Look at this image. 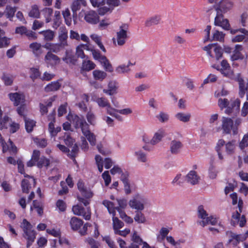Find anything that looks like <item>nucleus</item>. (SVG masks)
Instances as JSON below:
<instances>
[{"label":"nucleus","mask_w":248,"mask_h":248,"mask_svg":"<svg viewBox=\"0 0 248 248\" xmlns=\"http://www.w3.org/2000/svg\"><path fill=\"white\" fill-rule=\"evenodd\" d=\"M232 7V3L229 0H222L219 3L214 5L212 7L206 10L209 15L216 13L214 24L221 27L222 29L229 30L230 25L228 19L224 18L223 14L229 11Z\"/></svg>","instance_id":"1"},{"label":"nucleus","mask_w":248,"mask_h":248,"mask_svg":"<svg viewBox=\"0 0 248 248\" xmlns=\"http://www.w3.org/2000/svg\"><path fill=\"white\" fill-rule=\"evenodd\" d=\"M73 124L76 129L80 128L83 134L86 137L92 145L96 143L95 136L89 130V125L83 116L75 115L73 117Z\"/></svg>","instance_id":"2"},{"label":"nucleus","mask_w":248,"mask_h":248,"mask_svg":"<svg viewBox=\"0 0 248 248\" xmlns=\"http://www.w3.org/2000/svg\"><path fill=\"white\" fill-rule=\"evenodd\" d=\"M21 227L24 232L23 237L27 240V247L29 248L35 240L36 232L32 229V225L26 219L23 220Z\"/></svg>","instance_id":"3"},{"label":"nucleus","mask_w":248,"mask_h":248,"mask_svg":"<svg viewBox=\"0 0 248 248\" xmlns=\"http://www.w3.org/2000/svg\"><path fill=\"white\" fill-rule=\"evenodd\" d=\"M128 25L127 24H123L120 27L119 31L116 32V38H113V42L115 46H116V43L119 46H122L125 44L128 38Z\"/></svg>","instance_id":"4"},{"label":"nucleus","mask_w":248,"mask_h":248,"mask_svg":"<svg viewBox=\"0 0 248 248\" xmlns=\"http://www.w3.org/2000/svg\"><path fill=\"white\" fill-rule=\"evenodd\" d=\"M203 50L206 51L207 54L211 58H214L212 54L211 50L213 49L215 54V57L217 60H219L222 57L223 51L221 46L218 45L217 43L209 44L203 47Z\"/></svg>","instance_id":"5"},{"label":"nucleus","mask_w":248,"mask_h":248,"mask_svg":"<svg viewBox=\"0 0 248 248\" xmlns=\"http://www.w3.org/2000/svg\"><path fill=\"white\" fill-rule=\"evenodd\" d=\"M103 204L107 208L109 214H112L113 216H115V210H117L119 213L120 217L123 219L127 216L124 212L122 211L120 207H115L112 202L108 200H104L102 202Z\"/></svg>","instance_id":"6"},{"label":"nucleus","mask_w":248,"mask_h":248,"mask_svg":"<svg viewBox=\"0 0 248 248\" xmlns=\"http://www.w3.org/2000/svg\"><path fill=\"white\" fill-rule=\"evenodd\" d=\"M44 62L48 66H54L60 63V58L51 51H48L44 57Z\"/></svg>","instance_id":"7"},{"label":"nucleus","mask_w":248,"mask_h":248,"mask_svg":"<svg viewBox=\"0 0 248 248\" xmlns=\"http://www.w3.org/2000/svg\"><path fill=\"white\" fill-rule=\"evenodd\" d=\"M145 200L144 199L137 196L134 198L130 200L129 202V205L132 209L137 210V211H142L144 208Z\"/></svg>","instance_id":"8"},{"label":"nucleus","mask_w":248,"mask_h":248,"mask_svg":"<svg viewBox=\"0 0 248 248\" xmlns=\"http://www.w3.org/2000/svg\"><path fill=\"white\" fill-rule=\"evenodd\" d=\"M85 6L86 2L84 0H75L73 1L71 5V9L73 13V17L74 18V24L77 23V12L81 8V6Z\"/></svg>","instance_id":"9"},{"label":"nucleus","mask_w":248,"mask_h":248,"mask_svg":"<svg viewBox=\"0 0 248 248\" xmlns=\"http://www.w3.org/2000/svg\"><path fill=\"white\" fill-rule=\"evenodd\" d=\"M218 106L221 110L225 108L224 113L230 115L232 112V104L227 98H219L218 100Z\"/></svg>","instance_id":"10"},{"label":"nucleus","mask_w":248,"mask_h":248,"mask_svg":"<svg viewBox=\"0 0 248 248\" xmlns=\"http://www.w3.org/2000/svg\"><path fill=\"white\" fill-rule=\"evenodd\" d=\"M84 20L89 24L95 25L99 23L100 18L96 12L90 10L85 13Z\"/></svg>","instance_id":"11"},{"label":"nucleus","mask_w":248,"mask_h":248,"mask_svg":"<svg viewBox=\"0 0 248 248\" xmlns=\"http://www.w3.org/2000/svg\"><path fill=\"white\" fill-rule=\"evenodd\" d=\"M221 129L223 133L229 134L232 129V118L223 116L222 118Z\"/></svg>","instance_id":"12"},{"label":"nucleus","mask_w":248,"mask_h":248,"mask_svg":"<svg viewBox=\"0 0 248 248\" xmlns=\"http://www.w3.org/2000/svg\"><path fill=\"white\" fill-rule=\"evenodd\" d=\"M67 30L65 27H61L59 30V43H60L61 46H68L67 42L68 34Z\"/></svg>","instance_id":"13"},{"label":"nucleus","mask_w":248,"mask_h":248,"mask_svg":"<svg viewBox=\"0 0 248 248\" xmlns=\"http://www.w3.org/2000/svg\"><path fill=\"white\" fill-rule=\"evenodd\" d=\"M235 80L238 82L239 87V95L242 97L245 94L246 91L247 99L248 100V81L247 83L246 86H245V82L241 75L238 74L235 78Z\"/></svg>","instance_id":"14"},{"label":"nucleus","mask_w":248,"mask_h":248,"mask_svg":"<svg viewBox=\"0 0 248 248\" xmlns=\"http://www.w3.org/2000/svg\"><path fill=\"white\" fill-rule=\"evenodd\" d=\"M73 213L77 216H81L86 220H90L91 218V213L88 211L86 212L85 209L82 206L79 205H74L72 207Z\"/></svg>","instance_id":"15"},{"label":"nucleus","mask_w":248,"mask_h":248,"mask_svg":"<svg viewBox=\"0 0 248 248\" xmlns=\"http://www.w3.org/2000/svg\"><path fill=\"white\" fill-rule=\"evenodd\" d=\"M200 179V177L194 170L190 171L185 177V181L192 185L198 184Z\"/></svg>","instance_id":"16"},{"label":"nucleus","mask_w":248,"mask_h":248,"mask_svg":"<svg viewBox=\"0 0 248 248\" xmlns=\"http://www.w3.org/2000/svg\"><path fill=\"white\" fill-rule=\"evenodd\" d=\"M44 46L40 43L33 42L30 44L29 48L35 57L39 58L43 54Z\"/></svg>","instance_id":"17"},{"label":"nucleus","mask_w":248,"mask_h":248,"mask_svg":"<svg viewBox=\"0 0 248 248\" xmlns=\"http://www.w3.org/2000/svg\"><path fill=\"white\" fill-rule=\"evenodd\" d=\"M221 68H220V72L224 75V76L231 78L232 75V72L231 70V66L227 60H223L221 62Z\"/></svg>","instance_id":"18"},{"label":"nucleus","mask_w":248,"mask_h":248,"mask_svg":"<svg viewBox=\"0 0 248 248\" xmlns=\"http://www.w3.org/2000/svg\"><path fill=\"white\" fill-rule=\"evenodd\" d=\"M95 102L98 106L102 108H106V112L108 114V112L113 110V108L109 101L105 97H97L95 99Z\"/></svg>","instance_id":"19"},{"label":"nucleus","mask_w":248,"mask_h":248,"mask_svg":"<svg viewBox=\"0 0 248 248\" xmlns=\"http://www.w3.org/2000/svg\"><path fill=\"white\" fill-rule=\"evenodd\" d=\"M183 147L182 143L177 140H172L170 143V150L173 155H177Z\"/></svg>","instance_id":"20"},{"label":"nucleus","mask_w":248,"mask_h":248,"mask_svg":"<svg viewBox=\"0 0 248 248\" xmlns=\"http://www.w3.org/2000/svg\"><path fill=\"white\" fill-rule=\"evenodd\" d=\"M10 100L13 102L15 106H18L24 102L25 96L22 93H11L9 94Z\"/></svg>","instance_id":"21"},{"label":"nucleus","mask_w":248,"mask_h":248,"mask_svg":"<svg viewBox=\"0 0 248 248\" xmlns=\"http://www.w3.org/2000/svg\"><path fill=\"white\" fill-rule=\"evenodd\" d=\"M161 20V16L155 15L148 18L145 21V26L150 27L159 24Z\"/></svg>","instance_id":"22"},{"label":"nucleus","mask_w":248,"mask_h":248,"mask_svg":"<svg viewBox=\"0 0 248 248\" xmlns=\"http://www.w3.org/2000/svg\"><path fill=\"white\" fill-rule=\"evenodd\" d=\"M78 187L83 196L86 198H90L93 196V193L90 189H88L84 186V183L79 181L78 183Z\"/></svg>","instance_id":"23"},{"label":"nucleus","mask_w":248,"mask_h":248,"mask_svg":"<svg viewBox=\"0 0 248 248\" xmlns=\"http://www.w3.org/2000/svg\"><path fill=\"white\" fill-rule=\"evenodd\" d=\"M69 223L71 229L74 231H77L83 225V221L77 217H73L70 220Z\"/></svg>","instance_id":"24"},{"label":"nucleus","mask_w":248,"mask_h":248,"mask_svg":"<svg viewBox=\"0 0 248 248\" xmlns=\"http://www.w3.org/2000/svg\"><path fill=\"white\" fill-rule=\"evenodd\" d=\"M31 178V182L27 179H23L21 183V187L23 192L28 193L29 190L31 188V183L33 184H35V180L31 177L29 176Z\"/></svg>","instance_id":"25"},{"label":"nucleus","mask_w":248,"mask_h":248,"mask_svg":"<svg viewBox=\"0 0 248 248\" xmlns=\"http://www.w3.org/2000/svg\"><path fill=\"white\" fill-rule=\"evenodd\" d=\"M165 132L163 130H159L156 132L152 139L150 140V143L152 145H155L160 142L162 139L165 136Z\"/></svg>","instance_id":"26"},{"label":"nucleus","mask_w":248,"mask_h":248,"mask_svg":"<svg viewBox=\"0 0 248 248\" xmlns=\"http://www.w3.org/2000/svg\"><path fill=\"white\" fill-rule=\"evenodd\" d=\"M50 164V160L47 158L45 156H42L40 157L38 156V159L37 160L36 166L39 168H42L44 167L46 169L48 167Z\"/></svg>","instance_id":"27"},{"label":"nucleus","mask_w":248,"mask_h":248,"mask_svg":"<svg viewBox=\"0 0 248 248\" xmlns=\"http://www.w3.org/2000/svg\"><path fill=\"white\" fill-rule=\"evenodd\" d=\"M95 66V64L92 61L85 60L82 62L81 70L82 71H90L94 69Z\"/></svg>","instance_id":"28"},{"label":"nucleus","mask_w":248,"mask_h":248,"mask_svg":"<svg viewBox=\"0 0 248 248\" xmlns=\"http://www.w3.org/2000/svg\"><path fill=\"white\" fill-rule=\"evenodd\" d=\"M198 223L202 227H204L207 224L215 225L217 223V219L211 216L207 217L205 220L198 221Z\"/></svg>","instance_id":"29"},{"label":"nucleus","mask_w":248,"mask_h":248,"mask_svg":"<svg viewBox=\"0 0 248 248\" xmlns=\"http://www.w3.org/2000/svg\"><path fill=\"white\" fill-rule=\"evenodd\" d=\"M238 31L241 32L243 34L235 36V37L233 38V42L242 41L245 38V35H248V31L246 30L245 29L242 28L238 30L233 29V34Z\"/></svg>","instance_id":"30"},{"label":"nucleus","mask_w":248,"mask_h":248,"mask_svg":"<svg viewBox=\"0 0 248 248\" xmlns=\"http://www.w3.org/2000/svg\"><path fill=\"white\" fill-rule=\"evenodd\" d=\"M40 155V152L39 150H34L31 156V158L27 163V166L29 167H31L34 165H36L38 157Z\"/></svg>","instance_id":"31"},{"label":"nucleus","mask_w":248,"mask_h":248,"mask_svg":"<svg viewBox=\"0 0 248 248\" xmlns=\"http://www.w3.org/2000/svg\"><path fill=\"white\" fill-rule=\"evenodd\" d=\"M16 11V7H12L10 5H7L4 11V14L6 15V17L9 18L10 20L12 21V18L15 16V14Z\"/></svg>","instance_id":"32"},{"label":"nucleus","mask_w":248,"mask_h":248,"mask_svg":"<svg viewBox=\"0 0 248 248\" xmlns=\"http://www.w3.org/2000/svg\"><path fill=\"white\" fill-rule=\"evenodd\" d=\"M224 36L225 34L222 31H219L218 30H215L213 33L210 41L222 42L224 41Z\"/></svg>","instance_id":"33"},{"label":"nucleus","mask_w":248,"mask_h":248,"mask_svg":"<svg viewBox=\"0 0 248 248\" xmlns=\"http://www.w3.org/2000/svg\"><path fill=\"white\" fill-rule=\"evenodd\" d=\"M242 50L243 47L241 45H236L235 46V49L233 50V61L244 59V55L241 52Z\"/></svg>","instance_id":"34"},{"label":"nucleus","mask_w":248,"mask_h":248,"mask_svg":"<svg viewBox=\"0 0 248 248\" xmlns=\"http://www.w3.org/2000/svg\"><path fill=\"white\" fill-rule=\"evenodd\" d=\"M61 86V84L58 81L51 82L45 88L46 92H54L58 90Z\"/></svg>","instance_id":"35"},{"label":"nucleus","mask_w":248,"mask_h":248,"mask_svg":"<svg viewBox=\"0 0 248 248\" xmlns=\"http://www.w3.org/2000/svg\"><path fill=\"white\" fill-rule=\"evenodd\" d=\"M39 33L43 35L45 41H51L55 36V32L50 30L40 31Z\"/></svg>","instance_id":"36"},{"label":"nucleus","mask_w":248,"mask_h":248,"mask_svg":"<svg viewBox=\"0 0 248 248\" xmlns=\"http://www.w3.org/2000/svg\"><path fill=\"white\" fill-rule=\"evenodd\" d=\"M93 75L94 78L95 80L100 81L103 80L107 76V74L106 72L99 70H94L93 72Z\"/></svg>","instance_id":"37"},{"label":"nucleus","mask_w":248,"mask_h":248,"mask_svg":"<svg viewBox=\"0 0 248 248\" xmlns=\"http://www.w3.org/2000/svg\"><path fill=\"white\" fill-rule=\"evenodd\" d=\"M100 62L106 71L109 72H112L113 71L112 65L106 56L105 57H103V59H102V61H100Z\"/></svg>","instance_id":"38"},{"label":"nucleus","mask_w":248,"mask_h":248,"mask_svg":"<svg viewBox=\"0 0 248 248\" xmlns=\"http://www.w3.org/2000/svg\"><path fill=\"white\" fill-rule=\"evenodd\" d=\"M25 128L27 132L30 133L33 130V128L35 125V122L32 120L28 118L27 117H25Z\"/></svg>","instance_id":"39"},{"label":"nucleus","mask_w":248,"mask_h":248,"mask_svg":"<svg viewBox=\"0 0 248 248\" xmlns=\"http://www.w3.org/2000/svg\"><path fill=\"white\" fill-rule=\"evenodd\" d=\"M141 211H136L134 217L135 221L138 223H144L146 221L144 215Z\"/></svg>","instance_id":"40"},{"label":"nucleus","mask_w":248,"mask_h":248,"mask_svg":"<svg viewBox=\"0 0 248 248\" xmlns=\"http://www.w3.org/2000/svg\"><path fill=\"white\" fill-rule=\"evenodd\" d=\"M61 130V127H54V123L50 122L48 124V131L51 137H55L58 132Z\"/></svg>","instance_id":"41"},{"label":"nucleus","mask_w":248,"mask_h":248,"mask_svg":"<svg viewBox=\"0 0 248 248\" xmlns=\"http://www.w3.org/2000/svg\"><path fill=\"white\" fill-rule=\"evenodd\" d=\"M40 13L38 6L36 5H32L31 10L29 12V16L31 17L38 18L40 17Z\"/></svg>","instance_id":"42"},{"label":"nucleus","mask_w":248,"mask_h":248,"mask_svg":"<svg viewBox=\"0 0 248 248\" xmlns=\"http://www.w3.org/2000/svg\"><path fill=\"white\" fill-rule=\"evenodd\" d=\"M112 220L113 228L114 232H115L116 231H118L120 229L122 228L124 225V223L119 220L117 217H115V216H113Z\"/></svg>","instance_id":"43"},{"label":"nucleus","mask_w":248,"mask_h":248,"mask_svg":"<svg viewBox=\"0 0 248 248\" xmlns=\"http://www.w3.org/2000/svg\"><path fill=\"white\" fill-rule=\"evenodd\" d=\"M135 155L139 161L145 163L147 161L146 154L141 150H139L135 152Z\"/></svg>","instance_id":"44"},{"label":"nucleus","mask_w":248,"mask_h":248,"mask_svg":"<svg viewBox=\"0 0 248 248\" xmlns=\"http://www.w3.org/2000/svg\"><path fill=\"white\" fill-rule=\"evenodd\" d=\"M62 139L67 146H71L75 142V139L72 138L69 133H65L62 136Z\"/></svg>","instance_id":"45"},{"label":"nucleus","mask_w":248,"mask_h":248,"mask_svg":"<svg viewBox=\"0 0 248 248\" xmlns=\"http://www.w3.org/2000/svg\"><path fill=\"white\" fill-rule=\"evenodd\" d=\"M176 118L180 121L186 123L190 120L191 115L189 113L185 114L179 112L175 115Z\"/></svg>","instance_id":"46"},{"label":"nucleus","mask_w":248,"mask_h":248,"mask_svg":"<svg viewBox=\"0 0 248 248\" xmlns=\"http://www.w3.org/2000/svg\"><path fill=\"white\" fill-rule=\"evenodd\" d=\"M62 60L68 64L75 65L77 62L76 57L72 54H67L64 58H62Z\"/></svg>","instance_id":"47"},{"label":"nucleus","mask_w":248,"mask_h":248,"mask_svg":"<svg viewBox=\"0 0 248 248\" xmlns=\"http://www.w3.org/2000/svg\"><path fill=\"white\" fill-rule=\"evenodd\" d=\"M43 13L46 19V23L49 22L51 20L53 10L50 8H46L43 10Z\"/></svg>","instance_id":"48"},{"label":"nucleus","mask_w":248,"mask_h":248,"mask_svg":"<svg viewBox=\"0 0 248 248\" xmlns=\"http://www.w3.org/2000/svg\"><path fill=\"white\" fill-rule=\"evenodd\" d=\"M79 152V148L76 143L74 144L71 151L68 153L67 155L72 159L75 160V157L78 155Z\"/></svg>","instance_id":"49"},{"label":"nucleus","mask_w":248,"mask_h":248,"mask_svg":"<svg viewBox=\"0 0 248 248\" xmlns=\"http://www.w3.org/2000/svg\"><path fill=\"white\" fill-rule=\"evenodd\" d=\"M130 71L128 65L121 64L116 68V72L118 74H128Z\"/></svg>","instance_id":"50"},{"label":"nucleus","mask_w":248,"mask_h":248,"mask_svg":"<svg viewBox=\"0 0 248 248\" xmlns=\"http://www.w3.org/2000/svg\"><path fill=\"white\" fill-rule=\"evenodd\" d=\"M61 13L60 11H56L55 12L54 19L53 21V28L57 29L60 25L61 22Z\"/></svg>","instance_id":"51"},{"label":"nucleus","mask_w":248,"mask_h":248,"mask_svg":"<svg viewBox=\"0 0 248 248\" xmlns=\"http://www.w3.org/2000/svg\"><path fill=\"white\" fill-rule=\"evenodd\" d=\"M33 208L36 209L38 214L41 216L43 214V208L40 206V203L36 201H33V206H31V211H32Z\"/></svg>","instance_id":"52"},{"label":"nucleus","mask_w":248,"mask_h":248,"mask_svg":"<svg viewBox=\"0 0 248 248\" xmlns=\"http://www.w3.org/2000/svg\"><path fill=\"white\" fill-rule=\"evenodd\" d=\"M169 232V230L168 228L163 227L159 231V235L157 236V240L158 241L161 242L166 237Z\"/></svg>","instance_id":"53"},{"label":"nucleus","mask_w":248,"mask_h":248,"mask_svg":"<svg viewBox=\"0 0 248 248\" xmlns=\"http://www.w3.org/2000/svg\"><path fill=\"white\" fill-rule=\"evenodd\" d=\"M198 216L199 218L205 220L208 217L206 211L204 209L203 206H199L198 209Z\"/></svg>","instance_id":"54"},{"label":"nucleus","mask_w":248,"mask_h":248,"mask_svg":"<svg viewBox=\"0 0 248 248\" xmlns=\"http://www.w3.org/2000/svg\"><path fill=\"white\" fill-rule=\"evenodd\" d=\"M209 176L211 179H215L217 176L218 171L215 166L211 164L209 168Z\"/></svg>","instance_id":"55"},{"label":"nucleus","mask_w":248,"mask_h":248,"mask_svg":"<svg viewBox=\"0 0 248 248\" xmlns=\"http://www.w3.org/2000/svg\"><path fill=\"white\" fill-rule=\"evenodd\" d=\"M236 215L235 217V219L237 220L238 222H239V226L241 227H243L246 223V219L245 217V216L244 215H242V217H240V213L238 211H236Z\"/></svg>","instance_id":"56"},{"label":"nucleus","mask_w":248,"mask_h":248,"mask_svg":"<svg viewBox=\"0 0 248 248\" xmlns=\"http://www.w3.org/2000/svg\"><path fill=\"white\" fill-rule=\"evenodd\" d=\"M225 144V141L224 140L220 139L218 141V142L217 143V145L216 147V149L217 152V154L218 155V157L220 159L222 160L223 159V156L221 155V152H220V148L221 147H223Z\"/></svg>","instance_id":"57"},{"label":"nucleus","mask_w":248,"mask_h":248,"mask_svg":"<svg viewBox=\"0 0 248 248\" xmlns=\"http://www.w3.org/2000/svg\"><path fill=\"white\" fill-rule=\"evenodd\" d=\"M34 141L38 147L41 148H45L47 144V141L45 139L35 138Z\"/></svg>","instance_id":"58"},{"label":"nucleus","mask_w":248,"mask_h":248,"mask_svg":"<svg viewBox=\"0 0 248 248\" xmlns=\"http://www.w3.org/2000/svg\"><path fill=\"white\" fill-rule=\"evenodd\" d=\"M91 51L92 52L93 59L95 60L98 61L99 62L100 61H102L103 57H105L104 55H102L98 50H96L93 49H91Z\"/></svg>","instance_id":"59"},{"label":"nucleus","mask_w":248,"mask_h":248,"mask_svg":"<svg viewBox=\"0 0 248 248\" xmlns=\"http://www.w3.org/2000/svg\"><path fill=\"white\" fill-rule=\"evenodd\" d=\"M248 19V12L247 11L243 12L240 16L239 19V22L241 24L243 27L246 26V23Z\"/></svg>","instance_id":"60"},{"label":"nucleus","mask_w":248,"mask_h":248,"mask_svg":"<svg viewBox=\"0 0 248 248\" xmlns=\"http://www.w3.org/2000/svg\"><path fill=\"white\" fill-rule=\"evenodd\" d=\"M132 241L134 243L138 245L139 246L141 245L143 242L142 239L137 234V232L134 231L131 238Z\"/></svg>","instance_id":"61"},{"label":"nucleus","mask_w":248,"mask_h":248,"mask_svg":"<svg viewBox=\"0 0 248 248\" xmlns=\"http://www.w3.org/2000/svg\"><path fill=\"white\" fill-rule=\"evenodd\" d=\"M9 118L8 116H4V118L0 121V129L7 128L8 126L10 125L9 123Z\"/></svg>","instance_id":"62"},{"label":"nucleus","mask_w":248,"mask_h":248,"mask_svg":"<svg viewBox=\"0 0 248 248\" xmlns=\"http://www.w3.org/2000/svg\"><path fill=\"white\" fill-rule=\"evenodd\" d=\"M86 118L88 122L92 125H94L95 123V116L92 111H89L86 115Z\"/></svg>","instance_id":"63"},{"label":"nucleus","mask_w":248,"mask_h":248,"mask_svg":"<svg viewBox=\"0 0 248 248\" xmlns=\"http://www.w3.org/2000/svg\"><path fill=\"white\" fill-rule=\"evenodd\" d=\"M86 242L90 245L91 248H99V242L95 241L92 238L89 237L87 238Z\"/></svg>","instance_id":"64"}]
</instances>
